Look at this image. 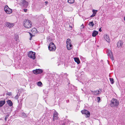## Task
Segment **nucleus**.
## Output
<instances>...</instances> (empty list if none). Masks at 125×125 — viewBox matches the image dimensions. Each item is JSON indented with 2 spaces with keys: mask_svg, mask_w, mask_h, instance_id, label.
I'll list each match as a JSON object with an SVG mask.
<instances>
[{
  "mask_svg": "<svg viewBox=\"0 0 125 125\" xmlns=\"http://www.w3.org/2000/svg\"><path fill=\"white\" fill-rule=\"evenodd\" d=\"M72 46V45L71 44V43H70V44H67V49L68 50H70Z\"/></svg>",
  "mask_w": 125,
  "mask_h": 125,
  "instance_id": "obj_14",
  "label": "nucleus"
},
{
  "mask_svg": "<svg viewBox=\"0 0 125 125\" xmlns=\"http://www.w3.org/2000/svg\"><path fill=\"white\" fill-rule=\"evenodd\" d=\"M21 116L22 117H27V115L25 113H24L22 114Z\"/></svg>",
  "mask_w": 125,
  "mask_h": 125,
  "instance_id": "obj_27",
  "label": "nucleus"
},
{
  "mask_svg": "<svg viewBox=\"0 0 125 125\" xmlns=\"http://www.w3.org/2000/svg\"><path fill=\"white\" fill-rule=\"evenodd\" d=\"M66 121L67 122H68L69 121L68 120H66Z\"/></svg>",
  "mask_w": 125,
  "mask_h": 125,
  "instance_id": "obj_42",
  "label": "nucleus"
},
{
  "mask_svg": "<svg viewBox=\"0 0 125 125\" xmlns=\"http://www.w3.org/2000/svg\"><path fill=\"white\" fill-rule=\"evenodd\" d=\"M95 15L94 14H93L90 16V17H94L95 16Z\"/></svg>",
  "mask_w": 125,
  "mask_h": 125,
  "instance_id": "obj_35",
  "label": "nucleus"
},
{
  "mask_svg": "<svg viewBox=\"0 0 125 125\" xmlns=\"http://www.w3.org/2000/svg\"><path fill=\"white\" fill-rule=\"evenodd\" d=\"M105 40L108 43H109L110 42V39L109 36L107 34L104 35V37Z\"/></svg>",
  "mask_w": 125,
  "mask_h": 125,
  "instance_id": "obj_12",
  "label": "nucleus"
},
{
  "mask_svg": "<svg viewBox=\"0 0 125 125\" xmlns=\"http://www.w3.org/2000/svg\"><path fill=\"white\" fill-rule=\"evenodd\" d=\"M45 3L46 4V5L48 3V1H46L45 2Z\"/></svg>",
  "mask_w": 125,
  "mask_h": 125,
  "instance_id": "obj_39",
  "label": "nucleus"
},
{
  "mask_svg": "<svg viewBox=\"0 0 125 125\" xmlns=\"http://www.w3.org/2000/svg\"><path fill=\"white\" fill-rule=\"evenodd\" d=\"M7 103L10 106H11L12 105V103L11 101L9 100L7 101Z\"/></svg>",
  "mask_w": 125,
  "mask_h": 125,
  "instance_id": "obj_18",
  "label": "nucleus"
},
{
  "mask_svg": "<svg viewBox=\"0 0 125 125\" xmlns=\"http://www.w3.org/2000/svg\"><path fill=\"white\" fill-rule=\"evenodd\" d=\"M75 61L78 64L80 63V62L79 59L78 58L75 57L74 58Z\"/></svg>",
  "mask_w": 125,
  "mask_h": 125,
  "instance_id": "obj_15",
  "label": "nucleus"
},
{
  "mask_svg": "<svg viewBox=\"0 0 125 125\" xmlns=\"http://www.w3.org/2000/svg\"><path fill=\"white\" fill-rule=\"evenodd\" d=\"M65 123H63L62 124V125H65Z\"/></svg>",
  "mask_w": 125,
  "mask_h": 125,
  "instance_id": "obj_40",
  "label": "nucleus"
},
{
  "mask_svg": "<svg viewBox=\"0 0 125 125\" xmlns=\"http://www.w3.org/2000/svg\"><path fill=\"white\" fill-rule=\"evenodd\" d=\"M9 116V115H7L5 116V122H6L7 121V119L8 118Z\"/></svg>",
  "mask_w": 125,
  "mask_h": 125,
  "instance_id": "obj_31",
  "label": "nucleus"
},
{
  "mask_svg": "<svg viewBox=\"0 0 125 125\" xmlns=\"http://www.w3.org/2000/svg\"><path fill=\"white\" fill-rule=\"evenodd\" d=\"M17 43H18V42H17Z\"/></svg>",
  "mask_w": 125,
  "mask_h": 125,
  "instance_id": "obj_44",
  "label": "nucleus"
},
{
  "mask_svg": "<svg viewBox=\"0 0 125 125\" xmlns=\"http://www.w3.org/2000/svg\"><path fill=\"white\" fill-rule=\"evenodd\" d=\"M24 11L25 12H26L27 11V9H24Z\"/></svg>",
  "mask_w": 125,
  "mask_h": 125,
  "instance_id": "obj_37",
  "label": "nucleus"
},
{
  "mask_svg": "<svg viewBox=\"0 0 125 125\" xmlns=\"http://www.w3.org/2000/svg\"><path fill=\"white\" fill-rule=\"evenodd\" d=\"M48 48L49 50L51 51H54L56 49V46H55L54 44L52 42H51Z\"/></svg>",
  "mask_w": 125,
  "mask_h": 125,
  "instance_id": "obj_3",
  "label": "nucleus"
},
{
  "mask_svg": "<svg viewBox=\"0 0 125 125\" xmlns=\"http://www.w3.org/2000/svg\"><path fill=\"white\" fill-rule=\"evenodd\" d=\"M38 72H37V74H41L43 72V71L41 69H38Z\"/></svg>",
  "mask_w": 125,
  "mask_h": 125,
  "instance_id": "obj_21",
  "label": "nucleus"
},
{
  "mask_svg": "<svg viewBox=\"0 0 125 125\" xmlns=\"http://www.w3.org/2000/svg\"><path fill=\"white\" fill-rule=\"evenodd\" d=\"M36 30V28H34L32 29L31 30V31L32 32L33 31H35Z\"/></svg>",
  "mask_w": 125,
  "mask_h": 125,
  "instance_id": "obj_34",
  "label": "nucleus"
},
{
  "mask_svg": "<svg viewBox=\"0 0 125 125\" xmlns=\"http://www.w3.org/2000/svg\"><path fill=\"white\" fill-rule=\"evenodd\" d=\"M4 10L8 14H10L12 12V10L9 8L7 5H6L5 6Z\"/></svg>",
  "mask_w": 125,
  "mask_h": 125,
  "instance_id": "obj_4",
  "label": "nucleus"
},
{
  "mask_svg": "<svg viewBox=\"0 0 125 125\" xmlns=\"http://www.w3.org/2000/svg\"><path fill=\"white\" fill-rule=\"evenodd\" d=\"M18 102H19V100H18Z\"/></svg>",
  "mask_w": 125,
  "mask_h": 125,
  "instance_id": "obj_45",
  "label": "nucleus"
},
{
  "mask_svg": "<svg viewBox=\"0 0 125 125\" xmlns=\"http://www.w3.org/2000/svg\"><path fill=\"white\" fill-rule=\"evenodd\" d=\"M90 91L92 92V94L95 95H97L101 93V91L99 90H95L94 91L90 90Z\"/></svg>",
  "mask_w": 125,
  "mask_h": 125,
  "instance_id": "obj_10",
  "label": "nucleus"
},
{
  "mask_svg": "<svg viewBox=\"0 0 125 125\" xmlns=\"http://www.w3.org/2000/svg\"><path fill=\"white\" fill-rule=\"evenodd\" d=\"M81 28H83L84 27L83 26V24L81 26Z\"/></svg>",
  "mask_w": 125,
  "mask_h": 125,
  "instance_id": "obj_36",
  "label": "nucleus"
},
{
  "mask_svg": "<svg viewBox=\"0 0 125 125\" xmlns=\"http://www.w3.org/2000/svg\"><path fill=\"white\" fill-rule=\"evenodd\" d=\"M124 20L125 21V16L124 17Z\"/></svg>",
  "mask_w": 125,
  "mask_h": 125,
  "instance_id": "obj_43",
  "label": "nucleus"
},
{
  "mask_svg": "<svg viewBox=\"0 0 125 125\" xmlns=\"http://www.w3.org/2000/svg\"><path fill=\"white\" fill-rule=\"evenodd\" d=\"M71 40L70 39L68 38L67 39L66 41V43L67 44H70V43H71Z\"/></svg>",
  "mask_w": 125,
  "mask_h": 125,
  "instance_id": "obj_22",
  "label": "nucleus"
},
{
  "mask_svg": "<svg viewBox=\"0 0 125 125\" xmlns=\"http://www.w3.org/2000/svg\"><path fill=\"white\" fill-rule=\"evenodd\" d=\"M118 105L119 101L117 99L115 98H113L111 100L110 105L111 107H117Z\"/></svg>",
  "mask_w": 125,
  "mask_h": 125,
  "instance_id": "obj_2",
  "label": "nucleus"
},
{
  "mask_svg": "<svg viewBox=\"0 0 125 125\" xmlns=\"http://www.w3.org/2000/svg\"><path fill=\"white\" fill-rule=\"evenodd\" d=\"M83 114H85L86 115L85 117L86 118L89 117L90 115V113L88 111L86 110H82L81 111Z\"/></svg>",
  "mask_w": 125,
  "mask_h": 125,
  "instance_id": "obj_6",
  "label": "nucleus"
},
{
  "mask_svg": "<svg viewBox=\"0 0 125 125\" xmlns=\"http://www.w3.org/2000/svg\"><path fill=\"white\" fill-rule=\"evenodd\" d=\"M5 100H2L0 101V107L2 106L5 103Z\"/></svg>",
  "mask_w": 125,
  "mask_h": 125,
  "instance_id": "obj_17",
  "label": "nucleus"
},
{
  "mask_svg": "<svg viewBox=\"0 0 125 125\" xmlns=\"http://www.w3.org/2000/svg\"><path fill=\"white\" fill-rule=\"evenodd\" d=\"M107 52L108 56L110 57L112 60H114V57L111 51L110 50H107Z\"/></svg>",
  "mask_w": 125,
  "mask_h": 125,
  "instance_id": "obj_7",
  "label": "nucleus"
},
{
  "mask_svg": "<svg viewBox=\"0 0 125 125\" xmlns=\"http://www.w3.org/2000/svg\"><path fill=\"white\" fill-rule=\"evenodd\" d=\"M5 25L7 27L9 28H12L14 25V23H11L8 22H6Z\"/></svg>",
  "mask_w": 125,
  "mask_h": 125,
  "instance_id": "obj_9",
  "label": "nucleus"
},
{
  "mask_svg": "<svg viewBox=\"0 0 125 125\" xmlns=\"http://www.w3.org/2000/svg\"><path fill=\"white\" fill-rule=\"evenodd\" d=\"M97 102H100V97H97Z\"/></svg>",
  "mask_w": 125,
  "mask_h": 125,
  "instance_id": "obj_30",
  "label": "nucleus"
},
{
  "mask_svg": "<svg viewBox=\"0 0 125 125\" xmlns=\"http://www.w3.org/2000/svg\"><path fill=\"white\" fill-rule=\"evenodd\" d=\"M6 95L8 96H10L12 95L11 93L8 92L6 94Z\"/></svg>",
  "mask_w": 125,
  "mask_h": 125,
  "instance_id": "obj_32",
  "label": "nucleus"
},
{
  "mask_svg": "<svg viewBox=\"0 0 125 125\" xmlns=\"http://www.w3.org/2000/svg\"><path fill=\"white\" fill-rule=\"evenodd\" d=\"M24 27L28 29L31 28L32 26V22L28 20H25L24 22Z\"/></svg>",
  "mask_w": 125,
  "mask_h": 125,
  "instance_id": "obj_1",
  "label": "nucleus"
},
{
  "mask_svg": "<svg viewBox=\"0 0 125 125\" xmlns=\"http://www.w3.org/2000/svg\"><path fill=\"white\" fill-rule=\"evenodd\" d=\"M35 53L32 51H30L29 52L28 56L29 57L34 60L35 59Z\"/></svg>",
  "mask_w": 125,
  "mask_h": 125,
  "instance_id": "obj_5",
  "label": "nucleus"
},
{
  "mask_svg": "<svg viewBox=\"0 0 125 125\" xmlns=\"http://www.w3.org/2000/svg\"><path fill=\"white\" fill-rule=\"evenodd\" d=\"M58 114L56 111H55L53 114V121H54L55 120L58 119Z\"/></svg>",
  "mask_w": 125,
  "mask_h": 125,
  "instance_id": "obj_8",
  "label": "nucleus"
},
{
  "mask_svg": "<svg viewBox=\"0 0 125 125\" xmlns=\"http://www.w3.org/2000/svg\"><path fill=\"white\" fill-rule=\"evenodd\" d=\"M93 12V14H94L95 15V14H96L97 12V10H92Z\"/></svg>",
  "mask_w": 125,
  "mask_h": 125,
  "instance_id": "obj_26",
  "label": "nucleus"
},
{
  "mask_svg": "<svg viewBox=\"0 0 125 125\" xmlns=\"http://www.w3.org/2000/svg\"><path fill=\"white\" fill-rule=\"evenodd\" d=\"M20 95L19 94H18L15 97V98L16 99H17Z\"/></svg>",
  "mask_w": 125,
  "mask_h": 125,
  "instance_id": "obj_28",
  "label": "nucleus"
},
{
  "mask_svg": "<svg viewBox=\"0 0 125 125\" xmlns=\"http://www.w3.org/2000/svg\"><path fill=\"white\" fill-rule=\"evenodd\" d=\"M42 84V82H39L37 83V84L39 86H41Z\"/></svg>",
  "mask_w": 125,
  "mask_h": 125,
  "instance_id": "obj_29",
  "label": "nucleus"
},
{
  "mask_svg": "<svg viewBox=\"0 0 125 125\" xmlns=\"http://www.w3.org/2000/svg\"><path fill=\"white\" fill-rule=\"evenodd\" d=\"M29 33L30 34V40H31V38L33 35H32L31 33Z\"/></svg>",
  "mask_w": 125,
  "mask_h": 125,
  "instance_id": "obj_33",
  "label": "nucleus"
},
{
  "mask_svg": "<svg viewBox=\"0 0 125 125\" xmlns=\"http://www.w3.org/2000/svg\"><path fill=\"white\" fill-rule=\"evenodd\" d=\"M55 122H54V123L53 122V124L54 125H55Z\"/></svg>",
  "mask_w": 125,
  "mask_h": 125,
  "instance_id": "obj_41",
  "label": "nucleus"
},
{
  "mask_svg": "<svg viewBox=\"0 0 125 125\" xmlns=\"http://www.w3.org/2000/svg\"><path fill=\"white\" fill-rule=\"evenodd\" d=\"M18 35H15L14 39L15 41H17L18 40Z\"/></svg>",
  "mask_w": 125,
  "mask_h": 125,
  "instance_id": "obj_19",
  "label": "nucleus"
},
{
  "mask_svg": "<svg viewBox=\"0 0 125 125\" xmlns=\"http://www.w3.org/2000/svg\"><path fill=\"white\" fill-rule=\"evenodd\" d=\"M98 31H94L92 33V35L93 37H95L97 34H98Z\"/></svg>",
  "mask_w": 125,
  "mask_h": 125,
  "instance_id": "obj_16",
  "label": "nucleus"
},
{
  "mask_svg": "<svg viewBox=\"0 0 125 125\" xmlns=\"http://www.w3.org/2000/svg\"><path fill=\"white\" fill-rule=\"evenodd\" d=\"M123 42L121 41H118L117 43V45L118 47H121L123 45Z\"/></svg>",
  "mask_w": 125,
  "mask_h": 125,
  "instance_id": "obj_13",
  "label": "nucleus"
},
{
  "mask_svg": "<svg viewBox=\"0 0 125 125\" xmlns=\"http://www.w3.org/2000/svg\"><path fill=\"white\" fill-rule=\"evenodd\" d=\"M38 69H37L35 70H33V73L35 74H37V72H38Z\"/></svg>",
  "mask_w": 125,
  "mask_h": 125,
  "instance_id": "obj_25",
  "label": "nucleus"
},
{
  "mask_svg": "<svg viewBox=\"0 0 125 125\" xmlns=\"http://www.w3.org/2000/svg\"><path fill=\"white\" fill-rule=\"evenodd\" d=\"M109 79L111 82V83L112 84H113L114 82V80L113 79L111 78H110Z\"/></svg>",
  "mask_w": 125,
  "mask_h": 125,
  "instance_id": "obj_23",
  "label": "nucleus"
},
{
  "mask_svg": "<svg viewBox=\"0 0 125 125\" xmlns=\"http://www.w3.org/2000/svg\"><path fill=\"white\" fill-rule=\"evenodd\" d=\"M74 0H68V2L69 3H72L74 2Z\"/></svg>",
  "mask_w": 125,
  "mask_h": 125,
  "instance_id": "obj_24",
  "label": "nucleus"
},
{
  "mask_svg": "<svg viewBox=\"0 0 125 125\" xmlns=\"http://www.w3.org/2000/svg\"><path fill=\"white\" fill-rule=\"evenodd\" d=\"M99 31L100 32H101L102 31V30H101V28L99 29Z\"/></svg>",
  "mask_w": 125,
  "mask_h": 125,
  "instance_id": "obj_38",
  "label": "nucleus"
},
{
  "mask_svg": "<svg viewBox=\"0 0 125 125\" xmlns=\"http://www.w3.org/2000/svg\"><path fill=\"white\" fill-rule=\"evenodd\" d=\"M88 24L90 26L93 27L94 26V24L93 23V21H91V22H90Z\"/></svg>",
  "mask_w": 125,
  "mask_h": 125,
  "instance_id": "obj_20",
  "label": "nucleus"
},
{
  "mask_svg": "<svg viewBox=\"0 0 125 125\" xmlns=\"http://www.w3.org/2000/svg\"><path fill=\"white\" fill-rule=\"evenodd\" d=\"M21 3L24 7L27 6L28 5V2L25 0H21Z\"/></svg>",
  "mask_w": 125,
  "mask_h": 125,
  "instance_id": "obj_11",
  "label": "nucleus"
}]
</instances>
